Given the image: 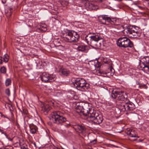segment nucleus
Segmentation results:
<instances>
[{"mask_svg": "<svg viewBox=\"0 0 149 149\" xmlns=\"http://www.w3.org/2000/svg\"><path fill=\"white\" fill-rule=\"evenodd\" d=\"M71 80L74 85L79 90L86 91L90 88V84L83 78L72 77Z\"/></svg>", "mask_w": 149, "mask_h": 149, "instance_id": "obj_4", "label": "nucleus"}, {"mask_svg": "<svg viewBox=\"0 0 149 149\" xmlns=\"http://www.w3.org/2000/svg\"><path fill=\"white\" fill-rule=\"evenodd\" d=\"M11 80L10 79H7L5 81V85L6 86H8L11 84Z\"/></svg>", "mask_w": 149, "mask_h": 149, "instance_id": "obj_20", "label": "nucleus"}, {"mask_svg": "<svg viewBox=\"0 0 149 149\" xmlns=\"http://www.w3.org/2000/svg\"><path fill=\"white\" fill-rule=\"evenodd\" d=\"M59 72L61 74L64 76H68L70 74V72L68 70L63 68H61L59 70Z\"/></svg>", "mask_w": 149, "mask_h": 149, "instance_id": "obj_13", "label": "nucleus"}, {"mask_svg": "<svg viewBox=\"0 0 149 149\" xmlns=\"http://www.w3.org/2000/svg\"><path fill=\"white\" fill-rule=\"evenodd\" d=\"M20 146L21 149H24L27 147V145L25 144H24L23 145L21 146Z\"/></svg>", "mask_w": 149, "mask_h": 149, "instance_id": "obj_28", "label": "nucleus"}, {"mask_svg": "<svg viewBox=\"0 0 149 149\" xmlns=\"http://www.w3.org/2000/svg\"><path fill=\"white\" fill-rule=\"evenodd\" d=\"M118 46L123 48H132L134 47L133 42L127 37H121L119 38L117 41Z\"/></svg>", "mask_w": 149, "mask_h": 149, "instance_id": "obj_6", "label": "nucleus"}, {"mask_svg": "<svg viewBox=\"0 0 149 149\" xmlns=\"http://www.w3.org/2000/svg\"><path fill=\"white\" fill-rule=\"evenodd\" d=\"M143 62L142 63V64L143 66L142 65L141 67L144 68H146L149 69V56H147L144 57L143 59Z\"/></svg>", "mask_w": 149, "mask_h": 149, "instance_id": "obj_10", "label": "nucleus"}, {"mask_svg": "<svg viewBox=\"0 0 149 149\" xmlns=\"http://www.w3.org/2000/svg\"><path fill=\"white\" fill-rule=\"evenodd\" d=\"M3 58L2 57L0 56V63L2 64L3 62Z\"/></svg>", "mask_w": 149, "mask_h": 149, "instance_id": "obj_33", "label": "nucleus"}, {"mask_svg": "<svg viewBox=\"0 0 149 149\" xmlns=\"http://www.w3.org/2000/svg\"><path fill=\"white\" fill-rule=\"evenodd\" d=\"M120 29L122 30V32L124 34L131 38H136L139 37L141 35V33L135 27L130 25L125 26H121Z\"/></svg>", "mask_w": 149, "mask_h": 149, "instance_id": "obj_3", "label": "nucleus"}, {"mask_svg": "<svg viewBox=\"0 0 149 149\" xmlns=\"http://www.w3.org/2000/svg\"><path fill=\"white\" fill-rule=\"evenodd\" d=\"M22 113L23 114L27 115L28 113V111L24 109H23L22 111Z\"/></svg>", "mask_w": 149, "mask_h": 149, "instance_id": "obj_29", "label": "nucleus"}, {"mask_svg": "<svg viewBox=\"0 0 149 149\" xmlns=\"http://www.w3.org/2000/svg\"><path fill=\"white\" fill-rule=\"evenodd\" d=\"M100 17L103 20H105L108 22L111 23V17H107V15H102L100 16Z\"/></svg>", "mask_w": 149, "mask_h": 149, "instance_id": "obj_17", "label": "nucleus"}, {"mask_svg": "<svg viewBox=\"0 0 149 149\" xmlns=\"http://www.w3.org/2000/svg\"><path fill=\"white\" fill-rule=\"evenodd\" d=\"M12 9H10L8 10V12H6V15L7 17H10L11 15L12 14V11H11Z\"/></svg>", "mask_w": 149, "mask_h": 149, "instance_id": "obj_21", "label": "nucleus"}, {"mask_svg": "<svg viewBox=\"0 0 149 149\" xmlns=\"http://www.w3.org/2000/svg\"><path fill=\"white\" fill-rule=\"evenodd\" d=\"M110 69L111 72L113 74L115 71L114 69L112 67L110 68Z\"/></svg>", "mask_w": 149, "mask_h": 149, "instance_id": "obj_31", "label": "nucleus"}, {"mask_svg": "<svg viewBox=\"0 0 149 149\" xmlns=\"http://www.w3.org/2000/svg\"><path fill=\"white\" fill-rule=\"evenodd\" d=\"M126 134L131 137L139 138V136H138L137 135V132L134 130L133 129H129L127 131Z\"/></svg>", "mask_w": 149, "mask_h": 149, "instance_id": "obj_11", "label": "nucleus"}, {"mask_svg": "<svg viewBox=\"0 0 149 149\" xmlns=\"http://www.w3.org/2000/svg\"><path fill=\"white\" fill-rule=\"evenodd\" d=\"M90 143L93 145L97 143V139H95L92 141H91Z\"/></svg>", "mask_w": 149, "mask_h": 149, "instance_id": "obj_27", "label": "nucleus"}, {"mask_svg": "<svg viewBox=\"0 0 149 149\" xmlns=\"http://www.w3.org/2000/svg\"><path fill=\"white\" fill-rule=\"evenodd\" d=\"M73 149H75V148L74 147H73Z\"/></svg>", "mask_w": 149, "mask_h": 149, "instance_id": "obj_41", "label": "nucleus"}, {"mask_svg": "<svg viewBox=\"0 0 149 149\" xmlns=\"http://www.w3.org/2000/svg\"><path fill=\"white\" fill-rule=\"evenodd\" d=\"M0 132H1L2 134H4L6 136H7V135L6 133L4 132L3 130L0 129Z\"/></svg>", "mask_w": 149, "mask_h": 149, "instance_id": "obj_32", "label": "nucleus"}, {"mask_svg": "<svg viewBox=\"0 0 149 149\" xmlns=\"http://www.w3.org/2000/svg\"><path fill=\"white\" fill-rule=\"evenodd\" d=\"M6 138L10 141H12L13 140V139L10 138H9L8 137V135H7V136H6Z\"/></svg>", "mask_w": 149, "mask_h": 149, "instance_id": "obj_34", "label": "nucleus"}, {"mask_svg": "<svg viewBox=\"0 0 149 149\" xmlns=\"http://www.w3.org/2000/svg\"><path fill=\"white\" fill-rule=\"evenodd\" d=\"M53 104L54 102H50L49 104L44 103H42L41 105L42 110L43 112L49 111L50 109V105Z\"/></svg>", "mask_w": 149, "mask_h": 149, "instance_id": "obj_12", "label": "nucleus"}, {"mask_svg": "<svg viewBox=\"0 0 149 149\" xmlns=\"http://www.w3.org/2000/svg\"><path fill=\"white\" fill-rule=\"evenodd\" d=\"M49 75L46 73H43L40 77L42 81L45 82H48L49 81H51L50 79L49 80Z\"/></svg>", "mask_w": 149, "mask_h": 149, "instance_id": "obj_14", "label": "nucleus"}, {"mask_svg": "<svg viewBox=\"0 0 149 149\" xmlns=\"http://www.w3.org/2000/svg\"><path fill=\"white\" fill-rule=\"evenodd\" d=\"M111 97L114 99L117 98L119 100L124 101L119 105V108L123 111H130L135 109L136 107L135 104L132 102L126 101L127 96L121 91H118L116 90L112 91Z\"/></svg>", "mask_w": 149, "mask_h": 149, "instance_id": "obj_2", "label": "nucleus"}, {"mask_svg": "<svg viewBox=\"0 0 149 149\" xmlns=\"http://www.w3.org/2000/svg\"><path fill=\"white\" fill-rule=\"evenodd\" d=\"M73 47L77 49L79 51L87 52L88 51V47L86 45H78L76 44H74L73 45Z\"/></svg>", "mask_w": 149, "mask_h": 149, "instance_id": "obj_8", "label": "nucleus"}, {"mask_svg": "<svg viewBox=\"0 0 149 149\" xmlns=\"http://www.w3.org/2000/svg\"><path fill=\"white\" fill-rule=\"evenodd\" d=\"M0 113L1 114V116L2 117H4V118H8L6 117L5 115H4L2 114L1 113Z\"/></svg>", "mask_w": 149, "mask_h": 149, "instance_id": "obj_35", "label": "nucleus"}, {"mask_svg": "<svg viewBox=\"0 0 149 149\" xmlns=\"http://www.w3.org/2000/svg\"><path fill=\"white\" fill-rule=\"evenodd\" d=\"M41 29L44 31H46L47 30L46 26L45 25H42L40 26Z\"/></svg>", "mask_w": 149, "mask_h": 149, "instance_id": "obj_24", "label": "nucleus"}, {"mask_svg": "<svg viewBox=\"0 0 149 149\" xmlns=\"http://www.w3.org/2000/svg\"><path fill=\"white\" fill-rule=\"evenodd\" d=\"M48 149H58V148L55 146L53 145H50L48 148Z\"/></svg>", "mask_w": 149, "mask_h": 149, "instance_id": "obj_25", "label": "nucleus"}, {"mask_svg": "<svg viewBox=\"0 0 149 149\" xmlns=\"http://www.w3.org/2000/svg\"><path fill=\"white\" fill-rule=\"evenodd\" d=\"M99 73H101V72L100 71H99Z\"/></svg>", "mask_w": 149, "mask_h": 149, "instance_id": "obj_39", "label": "nucleus"}, {"mask_svg": "<svg viewBox=\"0 0 149 149\" xmlns=\"http://www.w3.org/2000/svg\"><path fill=\"white\" fill-rule=\"evenodd\" d=\"M141 60H139V65H141Z\"/></svg>", "mask_w": 149, "mask_h": 149, "instance_id": "obj_36", "label": "nucleus"}, {"mask_svg": "<svg viewBox=\"0 0 149 149\" xmlns=\"http://www.w3.org/2000/svg\"><path fill=\"white\" fill-rule=\"evenodd\" d=\"M3 58V61L5 63H7L8 61L9 57V56L7 54H6L4 55Z\"/></svg>", "mask_w": 149, "mask_h": 149, "instance_id": "obj_19", "label": "nucleus"}, {"mask_svg": "<svg viewBox=\"0 0 149 149\" xmlns=\"http://www.w3.org/2000/svg\"><path fill=\"white\" fill-rule=\"evenodd\" d=\"M50 120L53 123L59 125H62L63 123L66 121V118L61 115L58 111L53 112L50 117Z\"/></svg>", "mask_w": 149, "mask_h": 149, "instance_id": "obj_5", "label": "nucleus"}, {"mask_svg": "<svg viewBox=\"0 0 149 149\" xmlns=\"http://www.w3.org/2000/svg\"><path fill=\"white\" fill-rule=\"evenodd\" d=\"M90 6H93V4H91L90 5Z\"/></svg>", "mask_w": 149, "mask_h": 149, "instance_id": "obj_37", "label": "nucleus"}, {"mask_svg": "<svg viewBox=\"0 0 149 149\" xmlns=\"http://www.w3.org/2000/svg\"><path fill=\"white\" fill-rule=\"evenodd\" d=\"M6 93L8 96H9L10 95V91L9 88L6 89L5 91Z\"/></svg>", "mask_w": 149, "mask_h": 149, "instance_id": "obj_26", "label": "nucleus"}, {"mask_svg": "<svg viewBox=\"0 0 149 149\" xmlns=\"http://www.w3.org/2000/svg\"><path fill=\"white\" fill-rule=\"evenodd\" d=\"M56 79L55 77L54 76H49V79L51 81H49V82H51L53 81H54Z\"/></svg>", "mask_w": 149, "mask_h": 149, "instance_id": "obj_22", "label": "nucleus"}, {"mask_svg": "<svg viewBox=\"0 0 149 149\" xmlns=\"http://www.w3.org/2000/svg\"><path fill=\"white\" fill-rule=\"evenodd\" d=\"M75 46V47H77V45H75V46Z\"/></svg>", "mask_w": 149, "mask_h": 149, "instance_id": "obj_38", "label": "nucleus"}, {"mask_svg": "<svg viewBox=\"0 0 149 149\" xmlns=\"http://www.w3.org/2000/svg\"><path fill=\"white\" fill-rule=\"evenodd\" d=\"M77 127L79 130V132L80 133H83L86 130L85 127L81 125H78Z\"/></svg>", "mask_w": 149, "mask_h": 149, "instance_id": "obj_18", "label": "nucleus"}, {"mask_svg": "<svg viewBox=\"0 0 149 149\" xmlns=\"http://www.w3.org/2000/svg\"><path fill=\"white\" fill-rule=\"evenodd\" d=\"M75 35H71L70 38L72 40H71L70 42L74 41H77L78 40L79 38V35L76 32Z\"/></svg>", "mask_w": 149, "mask_h": 149, "instance_id": "obj_15", "label": "nucleus"}, {"mask_svg": "<svg viewBox=\"0 0 149 149\" xmlns=\"http://www.w3.org/2000/svg\"><path fill=\"white\" fill-rule=\"evenodd\" d=\"M26 118V117H25V118H24V120L25 119V118Z\"/></svg>", "mask_w": 149, "mask_h": 149, "instance_id": "obj_40", "label": "nucleus"}, {"mask_svg": "<svg viewBox=\"0 0 149 149\" xmlns=\"http://www.w3.org/2000/svg\"><path fill=\"white\" fill-rule=\"evenodd\" d=\"M111 23L112 22L113 23H116V20L115 18H113L111 17Z\"/></svg>", "mask_w": 149, "mask_h": 149, "instance_id": "obj_30", "label": "nucleus"}, {"mask_svg": "<svg viewBox=\"0 0 149 149\" xmlns=\"http://www.w3.org/2000/svg\"><path fill=\"white\" fill-rule=\"evenodd\" d=\"M76 32L74 31H69L68 32H66L64 36L65 40L67 42H70L71 40L70 38L71 35H75Z\"/></svg>", "mask_w": 149, "mask_h": 149, "instance_id": "obj_9", "label": "nucleus"}, {"mask_svg": "<svg viewBox=\"0 0 149 149\" xmlns=\"http://www.w3.org/2000/svg\"><path fill=\"white\" fill-rule=\"evenodd\" d=\"M0 71L2 73H5L6 72V69L5 67L3 66L1 68Z\"/></svg>", "mask_w": 149, "mask_h": 149, "instance_id": "obj_23", "label": "nucleus"}, {"mask_svg": "<svg viewBox=\"0 0 149 149\" xmlns=\"http://www.w3.org/2000/svg\"><path fill=\"white\" fill-rule=\"evenodd\" d=\"M90 104L88 102L79 103L76 107L75 111L81 116L84 115L89 117L96 124L101 123L103 120L102 115L94 110Z\"/></svg>", "mask_w": 149, "mask_h": 149, "instance_id": "obj_1", "label": "nucleus"}, {"mask_svg": "<svg viewBox=\"0 0 149 149\" xmlns=\"http://www.w3.org/2000/svg\"><path fill=\"white\" fill-rule=\"evenodd\" d=\"M30 132L32 134L35 133L37 130V127L33 124L29 125Z\"/></svg>", "mask_w": 149, "mask_h": 149, "instance_id": "obj_16", "label": "nucleus"}, {"mask_svg": "<svg viewBox=\"0 0 149 149\" xmlns=\"http://www.w3.org/2000/svg\"><path fill=\"white\" fill-rule=\"evenodd\" d=\"M85 40L88 44L92 43L93 41L97 42L102 39L100 34L98 33H93L91 35L89 34L86 36Z\"/></svg>", "mask_w": 149, "mask_h": 149, "instance_id": "obj_7", "label": "nucleus"}]
</instances>
